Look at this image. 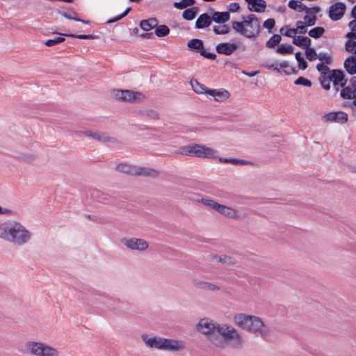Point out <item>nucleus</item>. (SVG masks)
<instances>
[{
    "instance_id": "f257e3e1",
    "label": "nucleus",
    "mask_w": 356,
    "mask_h": 356,
    "mask_svg": "<svg viewBox=\"0 0 356 356\" xmlns=\"http://www.w3.org/2000/svg\"><path fill=\"white\" fill-rule=\"evenodd\" d=\"M196 328L217 348H225L229 346L234 348H241L243 346V337L236 328L228 324H219L211 319L204 318L200 320Z\"/></svg>"
},
{
    "instance_id": "f03ea898",
    "label": "nucleus",
    "mask_w": 356,
    "mask_h": 356,
    "mask_svg": "<svg viewBox=\"0 0 356 356\" xmlns=\"http://www.w3.org/2000/svg\"><path fill=\"white\" fill-rule=\"evenodd\" d=\"M32 236L31 232L21 222L6 220L0 223V238L16 246L28 243Z\"/></svg>"
},
{
    "instance_id": "7ed1b4c3",
    "label": "nucleus",
    "mask_w": 356,
    "mask_h": 356,
    "mask_svg": "<svg viewBox=\"0 0 356 356\" xmlns=\"http://www.w3.org/2000/svg\"><path fill=\"white\" fill-rule=\"evenodd\" d=\"M234 321L241 328L261 337H266L270 332L269 327L263 321L255 316L238 314L234 316Z\"/></svg>"
},
{
    "instance_id": "20e7f679",
    "label": "nucleus",
    "mask_w": 356,
    "mask_h": 356,
    "mask_svg": "<svg viewBox=\"0 0 356 356\" xmlns=\"http://www.w3.org/2000/svg\"><path fill=\"white\" fill-rule=\"evenodd\" d=\"M179 153L183 155L199 158L212 159L217 157V152L213 149L199 144H189L182 147Z\"/></svg>"
},
{
    "instance_id": "39448f33",
    "label": "nucleus",
    "mask_w": 356,
    "mask_h": 356,
    "mask_svg": "<svg viewBox=\"0 0 356 356\" xmlns=\"http://www.w3.org/2000/svg\"><path fill=\"white\" fill-rule=\"evenodd\" d=\"M25 348L26 351H21L22 353H29L35 356H59L56 348L42 342L27 341Z\"/></svg>"
},
{
    "instance_id": "423d86ee",
    "label": "nucleus",
    "mask_w": 356,
    "mask_h": 356,
    "mask_svg": "<svg viewBox=\"0 0 356 356\" xmlns=\"http://www.w3.org/2000/svg\"><path fill=\"white\" fill-rule=\"evenodd\" d=\"M331 81L337 92L339 91V87H343L347 83L345 74L341 70H332L329 76H326V78H323L321 86L325 90H329Z\"/></svg>"
},
{
    "instance_id": "0eeeda50",
    "label": "nucleus",
    "mask_w": 356,
    "mask_h": 356,
    "mask_svg": "<svg viewBox=\"0 0 356 356\" xmlns=\"http://www.w3.org/2000/svg\"><path fill=\"white\" fill-rule=\"evenodd\" d=\"M115 97L122 102H141L145 99V96L141 92L129 90H118L115 92Z\"/></svg>"
},
{
    "instance_id": "6e6552de",
    "label": "nucleus",
    "mask_w": 356,
    "mask_h": 356,
    "mask_svg": "<svg viewBox=\"0 0 356 356\" xmlns=\"http://www.w3.org/2000/svg\"><path fill=\"white\" fill-rule=\"evenodd\" d=\"M246 26H249L251 31L248 30L247 38H254L260 33L261 26L260 22L257 17L254 14H250L244 19Z\"/></svg>"
},
{
    "instance_id": "1a4fd4ad",
    "label": "nucleus",
    "mask_w": 356,
    "mask_h": 356,
    "mask_svg": "<svg viewBox=\"0 0 356 356\" xmlns=\"http://www.w3.org/2000/svg\"><path fill=\"white\" fill-rule=\"evenodd\" d=\"M346 6L343 2H337L331 5L328 10V16L332 21H338L341 19L345 12Z\"/></svg>"
},
{
    "instance_id": "9d476101",
    "label": "nucleus",
    "mask_w": 356,
    "mask_h": 356,
    "mask_svg": "<svg viewBox=\"0 0 356 356\" xmlns=\"http://www.w3.org/2000/svg\"><path fill=\"white\" fill-rule=\"evenodd\" d=\"M122 243L128 248L134 250L144 251L148 248V243L141 238H122Z\"/></svg>"
},
{
    "instance_id": "9b49d317",
    "label": "nucleus",
    "mask_w": 356,
    "mask_h": 356,
    "mask_svg": "<svg viewBox=\"0 0 356 356\" xmlns=\"http://www.w3.org/2000/svg\"><path fill=\"white\" fill-rule=\"evenodd\" d=\"M322 120L324 122H332L339 124H345L348 120V114L343 111L330 112L325 114Z\"/></svg>"
},
{
    "instance_id": "f8f14e48",
    "label": "nucleus",
    "mask_w": 356,
    "mask_h": 356,
    "mask_svg": "<svg viewBox=\"0 0 356 356\" xmlns=\"http://www.w3.org/2000/svg\"><path fill=\"white\" fill-rule=\"evenodd\" d=\"M184 348V345L182 342L162 338L161 350L170 351H179Z\"/></svg>"
},
{
    "instance_id": "ddd939ff",
    "label": "nucleus",
    "mask_w": 356,
    "mask_h": 356,
    "mask_svg": "<svg viewBox=\"0 0 356 356\" xmlns=\"http://www.w3.org/2000/svg\"><path fill=\"white\" fill-rule=\"evenodd\" d=\"M97 300L106 306L111 311H115L119 308L120 301L119 299L99 295Z\"/></svg>"
},
{
    "instance_id": "4468645a",
    "label": "nucleus",
    "mask_w": 356,
    "mask_h": 356,
    "mask_svg": "<svg viewBox=\"0 0 356 356\" xmlns=\"http://www.w3.org/2000/svg\"><path fill=\"white\" fill-rule=\"evenodd\" d=\"M238 46L236 43L221 42L216 45V50L219 54L230 56L238 49Z\"/></svg>"
},
{
    "instance_id": "2eb2a0df",
    "label": "nucleus",
    "mask_w": 356,
    "mask_h": 356,
    "mask_svg": "<svg viewBox=\"0 0 356 356\" xmlns=\"http://www.w3.org/2000/svg\"><path fill=\"white\" fill-rule=\"evenodd\" d=\"M84 134L90 137L97 141L101 142V143H115L116 140L113 138L110 137L106 133H101L98 131H86L84 132Z\"/></svg>"
},
{
    "instance_id": "dca6fc26",
    "label": "nucleus",
    "mask_w": 356,
    "mask_h": 356,
    "mask_svg": "<svg viewBox=\"0 0 356 356\" xmlns=\"http://www.w3.org/2000/svg\"><path fill=\"white\" fill-rule=\"evenodd\" d=\"M207 95L213 97L216 102H224L229 97L230 93L224 88L210 89L207 91Z\"/></svg>"
},
{
    "instance_id": "f3484780",
    "label": "nucleus",
    "mask_w": 356,
    "mask_h": 356,
    "mask_svg": "<svg viewBox=\"0 0 356 356\" xmlns=\"http://www.w3.org/2000/svg\"><path fill=\"white\" fill-rule=\"evenodd\" d=\"M248 3V8L251 12L264 13L266 8L264 0H245Z\"/></svg>"
},
{
    "instance_id": "a211bd4d",
    "label": "nucleus",
    "mask_w": 356,
    "mask_h": 356,
    "mask_svg": "<svg viewBox=\"0 0 356 356\" xmlns=\"http://www.w3.org/2000/svg\"><path fill=\"white\" fill-rule=\"evenodd\" d=\"M141 338L148 348L161 350L162 338L156 337L149 338L147 334H143Z\"/></svg>"
},
{
    "instance_id": "6ab92c4d",
    "label": "nucleus",
    "mask_w": 356,
    "mask_h": 356,
    "mask_svg": "<svg viewBox=\"0 0 356 356\" xmlns=\"http://www.w3.org/2000/svg\"><path fill=\"white\" fill-rule=\"evenodd\" d=\"M212 22V19L207 13L201 14L195 22V28L202 29L209 27Z\"/></svg>"
},
{
    "instance_id": "aec40b11",
    "label": "nucleus",
    "mask_w": 356,
    "mask_h": 356,
    "mask_svg": "<svg viewBox=\"0 0 356 356\" xmlns=\"http://www.w3.org/2000/svg\"><path fill=\"white\" fill-rule=\"evenodd\" d=\"M216 211L219 213L231 218H238V211L232 208L222 204H218Z\"/></svg>"
},
{
    "instance_id": "412c9836",
    "label": "nucleus",
    "mask_w": 356,
    "mask_h": 356,
    "mask_svg": "<svg viewBox=\"0 0 356 356\" xmlns=\"http://www.w3.org/2000/svg\"><path fill=\"white\" fill-rule=\"evenodd\" d=\"M193 285L200 289L204 290V291H219L220 289V287L218 286L217 284H215L213 283L207 282L204 281H197L195 280L193 282Z\"/></svg>"
},
{
    "instance_id": "4be33fe9",
    "label": "nucleus",
    "mask_w": 356,
    "mask_h": 356,
    "mask_svg": "<svg viewBox=\"0 0 356 356\" xmlns=\"http://www.w3.org/2000/svg\"><path fill=\"white\" fill-rule=\"evenodd\" d=\"M212 22L217 24H225L230 19V14L229 12H218L214 11L211 15Z\"/></svg>"
},
{
    "instance_id": "5701e85b",
    "label": "nucleus",
    "mask_w": 356,
    "mask_h": 356,
    "mask_svg": "<svg viewBox=\"0 0 356 356\" xmlns=\"http://www.w3.org/2000/svg\"><path fill=\"white\" fill-rule=\"evenodd\" d=\"M344 68L350 75L356 74V57L355 56H350L345 60Z\"/></svg>"
},
{
    "instance_id": "b1692460",
    "label": "nucleus",
    "mask_w": 356,
    "mask_h": 356,
    "mask_svg": "<svg viewBox=\"0 0 356 356\" xmlns=\"http://www.w3.org/2000/svg\"><path fill=\"white\" fill-rule=\"evenodd\" d=\"M293 44L302 49H307L310 47L312 40L307 37L298 35L293 38Z\"/></svg>"
},
{
    "instance_id": "393cba45",
    "label": "nucleus",
    "mask_w": 356,
    "mask_h": 356,
    "mask_svg": "<svg viewBox=\"0 0 356 356\" xmlns=\"http://www.w3.org/2000/svg\"><path fill=\"white\" fill-rule=\"evenodd\" d=\"M157 19L154 17L143 19L140 22V27L145 31H148L157 26Z\"/></svg>"
},
{
    "instance_id": "a878e982",
    "label": "nucleus",
    "mask_w": 356,
    "mask_h": 356,
    "mask_svg": "<svg viewBox=\"0 0 356 356\" xmlns=\"http://www.w3.org/2000/svg\"><path fill=\"white\" fill-rule=\"evenodd\" d=\"M191 86L193 91L199 95L204 94L207 95V91L210 90V88H207L204 85L195 79L191 81Z\"/></svg>"
},
{
    "instance_id": "bb28decb",
    "label": "nucleus",
    "mask_w": 356,
    "mask_h": 356,
    "mask_svg": "<svg viewBox=\"0 0 356 356\" xmlns=\"http://www.w3.org/2000/svg\"><path fill=\"white\" fill-rule=\"evenodd\" d=\"M58 13L60 15H62L63 17H64L65 18H66L67 19L74 20V21H76V22H81V23L85 24H90V21L76 17L75 15H76L77 14L74 10H71V13H67L65 11H63L61 10H58Z\"/></svg>"
},
{
    "instance_id": "cd10ccee",
    "label": "nucleus",
    "mask_w": 356,
    "mask_h": 356,
    "mask_svg": "<svg viewBox=\"0 0 356 356\" xmlns=\"http://www.w3.org/2000/svg\"><path fill=\"white\" fill-rule=\"evenodd\" d=\"M212 259L216 260L220 263L225 264L229 266L234 265L237 263V261L234 257L227 255H213L212 256Z\"/></svg>"
},
{
    "instance_id": "c85d7f7f",
    "label": "nucleus",
    "mask_w": 356,
    "mask_h": 356,
    "mask_svg": "<svg viewBox=\"0 0 356 356\" xmlns=\"http://www.w3.org/2000/svg\"><path fill=\"white\" fill-rule=\"evenodd\" d=\"M116 170L119 172L128 175H135L136 173V167L127 163H120L116 166Z\"/></svg>"
},
{
    "instance_id": "c756f323",
    "label": "nucleus",
    "mask_w": 356,
    "mask_h": 356,
    "mask_svg": "<svg viewBox=\"0 0 356 356\" xmlns=\"http://www.w3.org/2000/svg\"><path fill=\"white\" fill-rule=\"evenodd\" d=\"M244 26H245L244 23V20L243 22H237L233 21L232 22V29L238 33L243 35L247 38L248 35V29H245Z\"/></svg>"
},
{
    "instance_id": "7c9ffc66",
    "label": "nucleus",
    "mask_w": 356,
    "mask_h": 356,
    "mask_svg": "<svg viewBox=\"0 0 356 356\" xmlns=\"http://www.w3.org/2000/svg\"><path fill=\"white\" fill-rule=\"evenodd\" d=\"M340 92V96L344 99H352L356 97V92L352 87L343 86Z\"/></svg>"
},
{
    "instance_id": "2f4dec72",
    "label": "nucleus",
    "mask_w": 356,
    "mask_h": 356,
    "mask_svg": "<svg viewBox=\"0 0 356 356\" xmlns=\"http://www.w3.org/2000/svg\"><path fill=\"white\" fill-rule=\"evenodd\" d=\"M158 175H159V172L154 169L136 167V173L135 175H143V176H147V177H155Z\"/></svg>"
},
{
    "instance_id": "473e14b6",
    "label": "nucleus",
    "mask_w": 356,
    "mask_h": 356,
    "mask_svg": "<svg viewBox=\"0 0 356 356\" xmlns=\"http://www.w3.org/2000/svg\"><path fill=\"white\" fill-rule=\"evenodd\" d=\"M316 70L321 73L319 81L321 85H322L323 78H326V76H329L332 70H330L327 65H325V63H323L317 64Z\"/></svg>"
},
{
    "instance_id": "72a5a7b5",
    "label": "nucleus",
    "mask_w": 356,
    "mask_h": 356,
    "mask_svg": "<svg viewBox=\"0 0 356 356\" xmlns=\"http://www.w3.org/2000/svg\"><path fill=\"white\" fill-rule=\"evenodd\" d=\"M288 6L291 9L299 13L306 11V9H307V6L298 0H290L288 3Z\"/></svg>"
},
{
    "instance_id": "f704fd0d",
    "label": "nucleus",
    "mask_w": 356,
    "mask_h": 356,
    "mask_svg": "<svg viewBox=\"0 0 356 356\" xmlns=\"http://www.w3.org/2000/svg\"><path fill=\"white\" fill-rule=\"evenodd\" d=\"M92 195L98 202L104 204L108 202L111 199V196L109 194L99 191H94Z\"/></svg>"
},
{
    "instance_id": "c9c22d12",
    "label": "nucleus",
    "mask_w": 356,
    "mask_h": 356,
    "mask_svg": "<svg viewBox=\"0 0 356 356\" xmlns=\"http://www.w3.org/2000/svg\"><path fill=\"white\" fill-rule=\"evenodd\" d=\"M280 69L285 74L289 75L291 74H297L298 70L293 67H290L287 61H283L279 64Z\"/></svg>"
},
{
    "instance_id": "e433bc0d",
    "label": "nucleus",
    "mask_w": 356,
    "mask_h": 356,
    "mask_svg": "<svg viewBox=\"0 0 356 356\" xmlns=\"http://www.w3.org/2000/svg\"><path fill=\"white\" fill-rule=\"evenodd\" d=\"M197 10V7L186 9L182 13V17L187 21H191L195 17Z\"/></svg>"
},
{
    "instance_id": "4c0bfd02",
    "label": "nucleus",
    "mask_w": 356,
    "mask_h": 356,
    "mask_svg": "<svg viewBox=\"0 0 356 356\" xmlns=\"http://www.w3.org/2000/svg\"><path fill=\"white\" fill-rule=\"evenodd\" d=\"M59 34L61 35L67 36V37H70L72 38L81 39V40H95V39L98 38V36L96 35H94V34H88V35H82V34L77 35V34H74V33H70V34L59 33Z\"/></svg>"
},
{
    "instance_id": "58836bf2",
    "label": "nucleus",
    "mask_w": 356,
    "mask_h": 356,
    "mask_svg": "<svg viewBox=\"0 0 356 356\" xmlns=\"http://www.w3.org/2000/svg\"><path fill=\"white\" fill-rule=\"evenodd\" d=\"M325 33V29L321 26H316L309 31L308 34L311 38L318 39Z\"/></svg>"
},
{
    "instance_id": "ea45409f",
    "label": "nucleus",
    "mask_w": 356,
    "mask_h": 356,
    "mask_svg": "<svg viewBox=\"0 0 356 356\" xmlns=\"http://www.w3.org/2000/svg\"><path fill=\"white\" fill-rule=\"evenodd\" d=\"M187 46L191 49L197 50L199 51L204 47L203 42L201 40L197 38H193L191 40L188 42Z\"/></svg>"
},
{
    "instance_id": "a19ab883",
    "label": "nucleus",
    "mask_w": 356,
    "mask_h": 356,
    "mask_svg": "<svg viewBox=\"0 0 356 356\" xmlns=\"http://www.w3.org/2000/svg\"><path fill=\"white\" fill-rule=\"evenodd\" d=\"M155 28V35L157 37H165L170 33V29L166 25H159L156 26Z\"/></svg>"
},
{
    "instance_id": "79ce46f5",
    "label": "nucleus",
    "mask_w": 356,
    "mask_h": 356,
    "mask_svg": "<svg viewBox=\"0 0 356 356\" xmlns=\"http://www.w3.org/2000/svg\"><path fill=\"white\" fill-rule=\"evenodd\" d=\"M195 0H181L179 2H175L173 6L175 8L179 10L184 9L188 6H192L195 4Z\"/></svg>"
},
{
    "instance_id": "37998d69",
    "label": "nucleus",
    "mask_w": 356,
    "mask_h": 356,
    "mask_svg": "<svg viewBox=\"0 0 356 356\" xmlns=\"http://www.w3.org/2000/svg\"><path fill=\"white\" fill-rule=\"evenodd\" d=\"M230 27L227 24H223L218 26H213V31L216 35H225L230 32Z\"/></svg>"
},
{
    "instance_id": "c03bdc74",
    "label": "nucleus",
    "mask_w": 356,
    "mask_h": 356,
    "mask_svg": "<svg viewBox=\"0 0 356 356\" xmlns=\"http://www.w3.org/2000/svg\"><path fill=\"white\" fill-rule=\"evenodd\" d=\"M293 49L294 48L290 44H282L277 48L276 51L280 54L284 55L292 54L293 52Z\"/></svg>"
},
{
    "instance_id": "a18cd8bd",
    "label": "nucleus",
    "mask_w": 356,
    "mask_h": 356,
    "mask_svg": "<svg viewBox=\"0 0 356 356\" xmlns=\"http://www.w3.org/2000/svg\"><path fill=\"white\" fill-rule=\"evenodd\" d=\"M296 59L298 64V68L305 70L307 68L308 65L307 61L305 60L300 51H298L295 54Z\"/></svg>"
},
{
    "instance_id": "49530a36",
    "label": "nucleus",
    "mask_w": 356,
    "mask_h": 356,
    "mask_svg": "<svg viewBox=\"0 0 356 356\" xmlns=\"http://www.w3.org/2000/svg\"><path fill=\"white\" fill-rule=\"evenodd\" d=\"M282 38L278 34H274L266 42V45L268 48L276 47L281 41Z\"/></svg>"
},
{
    "instance_id": "de8ad7c7",
    "label": "nucleus",
    "mask_w": 356,
    "mask_h": 356,
    "mask_svg": "<svg viewBox=\"0 0 356 356\" xmlns=\"http://www.w3.org/2000/svg\"><path fill=\"white\" fill-rule=\"evenodd\" d=\"M281 34L284 35L286 37L291 38L292 35L298 34V31L296 29H290L288 26H284L282 27L280 30Z\"/></svg>"
},
{
    "instance_id": "09e8293b",
    "label": "nucleus",
    "mask_w": 356,
    "mask_h": 356,
    "mask_svg": "<svg viewBox=\"0 0 356 356\" xmlns=\"http://www.w3.org/2000/svg\"><path fill=\"white\" fill-rule=\"evenodd\" d=\"M305 55L309 61H313L317 59L318 56V54H317L316 50L314 48L309 47L306 49Z\"/></svg>"
},
{
    "instance_id": "8fccbe9b",
    "label": "nucleus",
    "mask_w": 356,
    "mask_h": 356,
    "mask_svg": "<svg viewBox=\"0 0 356 356\" xmlns=\"http://www.w3.org/2000/svg\"><path fill=\"white\" fill-rule=\"evenodd\" d=\"M304 22L307 25V26H312L315 25L317 17L315 15L307 14L303 17Z\"/></svg>"
},
{
    "instance_id": "3c124183",
    "label": "nucleus",
    "mask_w": 356,
    "mask_h": 356,
    "mask_svg": "<svg viewBox=\"0 0 356 356\" xmlns=\"http://www.w3.org/2000/svg\"><path fill=\"white\" fill-rule=\"evenodd\" d=\"M200 202L205 206L208 207H210L213 209H214L215 211H216L217 209V207L219 204V203L211 200V199H207V198H202Z\"/></svg>"
},
{
    "instance_id": "603ef678",
    "label": "nucleus",
    "mask_w": 356,
    "mask_h": 356,
    "mask_svg": "<svg viewBox=\"0 0 356 356\" xmlns=\"http://www.w3.org/2000/svg\"><path fill=\"white\" fill-rule=\"evenodd\" d=\"M65 40L63 37H56L53 39H49L44 42V44L47 47H52L59 43H61Z\"/></svg>"
},
{
    "instance_id": "864d4df0",
    "label": "nucleus",
    "mask_w": 356,
    "mask_h": 356,
    "mask_svg": "<svg viewBox=\"0 0 356 356\" xmlns=\"http://www.w3.org/2000/svg\"><path fill=\"white\" fill-rule=\"evenodd\" d=\"M323 63L329 65L332 63V56L325 52H320L318 56Z\"/></svg>"
},
{
    "instance_id": "5fc2aeb1",
    "label": "nucleus",
    "mask_w": 356,
    "mask_h": 356,
    "mask_svg": "<svg viewBox=\"0 0 356 356\" xmlns=\"http://www.w3.org/2000/svg\"><path fill=\"white\" fill-rule=\"evenodd\" d=\"M294 84L302 85L304 86L311 87L312 85V83L310 80H309L303 76H300L294 81Z\"/></svg>"
},
{
    "instance_id": "6e6d98bb",
    "label": "nucleus",
    "mask_w": 356,
    "mask_h": 356,
    "mask_svg": "<svg viewBox=\"0 0 356 356\" xmlns=\"http://www.w3.org/2000/svg\"><path fill=\"white\" fill-rule=\"evenodd\" d=\"M298 33L305 34L307 32V25L302 21H297L296 23Z\"/></svg>"
},
{
    "instance_id": "4d7b16f0",
    "label": "nucleus",
    "mask_w": 356,
    "mask_h": 356,
    "mask_svg": "<svg viewBox=\"0 0 356 356\" xmlns=\"http://www.w3.org/2000/svg\"><path fill=\"white\" fill-rule=\"evenodd\" d=\"M345 49L348 52L356 54V41L348 40L346 42Z\"/></svg>"
},
{
    "instance_id": "13d9d810",
    "label": "nucleus",
    "mask_w": 356,
    "mask_h": 356,
    "mask_svg": "<svg viewBox=\"0 0 356 356\" xmlns=\"http://www.w3.org/2000/svg\"><path fill=\"white\" fill-rule=\"evenodd\" d=\"M275 24V19H272V18H269L264 22L263 26L265 29H267L269 31V32H271V30L274 28Z\"/></svg>"
},
{
    "instance_id": "bf43d9fd",
    "label": "nucleus",
    "mask_w": 356,
    "mask_h": 356,
    "mask_svg": "<svg viewBox=\"0 0 356 356\" xmlns=\"http://www.w3.org/2000/svg\"><path fill=\"white\" fill-rule=\"evenodd\" d=\"M200 54L202 56L210 59V60H214L216 58V55L214 53L211 52H207L204 49V47L200 51Z\"/></svg>"
},
{
    "instance_id": "052dcab7",
    "label": "nucleus",
    "mask_w": 356,
    "mask_h": 356,
    "mask_svg": "<svg viewBox=\"0 0 356 356\" xmlns=\"http://www.w3.org/2000/svg\"><path fill=\"white\" fill-rule=\"evenodd\" d=\"M143 115L150 118L151 119H158L159 118V113L153 109H149V110L144 111Z\"/></svg>"
},
{
    "instance_id": "680f3d73",
    "label": "nucleus",
    "mask_w": 356,
    "mask_h": 356,
    "mask_svg": "<svg viewBox=\"0 0 356 356\" xmlns=\"http://www.w3.org/2000/svg\"><path fill=\"white\" fill-rule=\"evenodd\" d=\"M230 163L235 165H243L248 163V161L243 159L229 158Z\"/></svg>"
},
{
    "instance_id": "e2e57ef3",
    "label": "nucleus",
    "mask_w": 356,
    "mask_h": 356,
    "mask_svg": "<svg viewBox=\"0 0 356 356\" xmlns=\"http://www.w3.org/2000/svg\"><path fill=\"white\" fill-rule=\"evenodd\" d=\"M239 9H240L239 3H236V2H234V3H229V5L228 6V10L227 12H229V13H234V12H237Z\"/></svg>"
},
{
    "instance_id": "0e129e2a",
    "label": "nucleus",
    "mask_w": 356,
    "mask_h": 356,
    "mask_svg": "<svg viewBox=\"0 0 356 356\" xmlns=\"http://www.w3.org/2000/svg\"><path fill=\"white\" fill-rule=\"evenodd\" d=\"M264 66H265V67H266L268 70H275V71H276L277 72H280V73L282 72V70L280 69V67H278L277 65H276V64L269 63L268 62H266L264 64Z\"/></svg>"
},
{
    "instance_id": "69168bd1",
    "label": "nucleus",
    "mask_w": 356,
    "mask_h": 356,
    "mask_svg": "<svg viewBox=\"0 0 356 356\" xmlns=\"http://www.w3.org/2000/svg\"><path fill=\"white\" fill-rule=\"evenodd\" d=\"M321 11V8L319 6H315L312 8H308L306 9V13L307 14L315 15Z\"/></svg>"
},
{
    "instance_id": "338daca9",
    "label": "nucleus",
    "mask_w": 356,
    "mask_h": 356,
    "mask_svg": "<svg viewBox=\"0 0 356 356\" xmlns=\"http://www.w3.org/2000/svg\"><path fill=\"white\" fill-rule=\"evenodd\" d=\"M124 17V16H122V14H120V15H118L117 16H115V17L113 18H111L110 19H108L107 22H106V24H111V23H114L117 21H119L121 19H122Z\"/></svg>"
},
{
    "instance_id": "774afa93",
    "label": "nucleus",
    "mask_w": 356,
    "mask_h": 356,
    "mask_svg": "<svg viewBox=\"0 0 356 356\" xmlns=\"http://www.w3.org/2000/svg\"><path fill=\"white\" fill-rule=\"evenodd\" d=\"M140 37L142 38H146V39H153L154 34H153V33H145L140 34Z\"/></svg>"
}]
</instances>
